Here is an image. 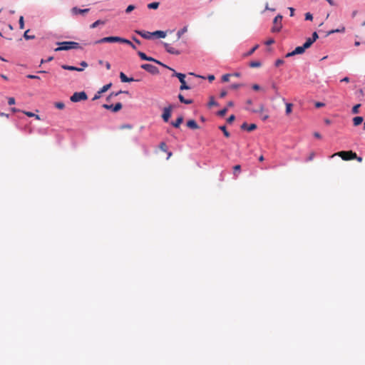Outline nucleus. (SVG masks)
<instances>
[{"label":"nucleus","instance_id":"1","mask_svg":"<svg viewBox=\"0 0 365 365\" xmlns=\"http://www.w3.org/2000/svg\"><path fill=\"white\" fill-rule=\"evenodd\" d=\"M59 47L55 48V51H67L70 49H78L80 48L81 46L78 42L76 41H62L59 42Z\"/></svg>","mask_w":365,"mask_h":365},{"label":"nucleus","instance_id":"2","mask_svg":"<svg viewBox=\"0 0 365 365\" xmlns=\"http://www.w3.org/2000/svg\"><path fill=\"white\" fill-rule=\"evenodd\" d=\"M130 43V41L126 38H122V37H115V36H111L110 37H103L96 41V43Z\"/></svg>","mask_w":365,"mask_h":365},{"label":"nucleus","instance_id":"3","mask_svg":"<svg viewBox=\"0 0 365 365\" xmlns=\"http://www.w3.org/2000/svg\"><path fill=\"white\" fill-rule=\"evenodd\" d=\"M335 155L339 156L341 158L346 161L354 160L356 158V154L351 150L338 152L334 154L332 157Z\"/></svg>","mask_w":365,"mask_h":365},{"label":"nucleus","instance_id":"4","mask_svg":"<svg viewBox=\"0 0 365 365\" xmlns=\"http://www.w3.org/2000/svg\"><path fill=\"white\" fill-rule=\"evenodd\" d=\"M282 16L277 14L273 20V26L272 28V33H279L282 27Z\"/></svg>","mask_w":365,"mask_h":365},{"label":"nucleus","instance_id":"5","mask_svg":"<svg viewBox=\"0 0 365 365\" xmlns=\"http://www.w3.org/2000/svg\"><path fill=\"white\" fill-rule=\"evenodd\" d=\"M88 99V95L85 91L75 92L70 97L71 101L73 103L79 102L81 101H86Z\"/></svg>","mask_w":365,"mask_h":365},{"label":"nucleus","instance_id":"6","mask_svg":"<svg viewBox=\"0 0 365 365\" xmlns=\"http://www.w3.org/2000/svg\"><path fill=\"white\" fill-rule=\"evenodd\" d=\"M141 68L144 70L147 71L151 74H157L158 73V69L156 66L150 64V63H143L141 65Z\"/></svg>","mask_w":365,"mask_h":365},{"label":"nucleus","instance_id":"7","mask_svg":"<svg viewBox=\"0 0 365 365\" xmlns=\"http://www.w3.org/2000/svg\"><path fill=\"white\" fill-rule=\"evenodd\" d=\"M306 49H307V48L304 47V45H302L301 46H297L295 48V49L292 52L287 53L285 57L289 58V57L294 56L295 55L302 54L305 51Z\"/></svg>","mask_w":365,"mask_h":365},{"label":"nucleus","instance_id":"8","mask_svg":"<svg viewBox=\"0 0 365 365\" xmlns=\"http://www.w3.org/2000/svg\"><path fill=\"white\" fill-rule=\"evenodd\" d=\"M176 77L178 78L180 86V90H185V89H190V86L186 84V81H185V78L186 76L185 74H177Z\"/></svg>","mask_w":365,"mask_h":365},{"label":"nucleus","instance_id":"9","mask_svg":"<svg viewBox=\"0 0 365 365\" xmlns=\"http://www.w3.org/2000/svg\"><path fill=\"white\" fill-rule=\"evenodd\" d=\"M172 109V106H170L168 108H165L162 117L165 122H168L169 120V118H170L171 115Z\"/></svg>","mask_w":365,"mask_h":365},{"label":"nucleus","instance_id":"10","mask_svg":"<svg viewBox=\"0 0 365 365\" xmlns=\"http://www.w3.org/2000/svg\"><path fill=\"white\" fill-rule=\"evenodd\" d=\"M164 46L166 49V51L171 53V54H174V55H179L180 53V52L177 50L176 48H175L174 47H173L170 43H164Z\"/></svg>","mask_w":365,"mask_h":365},{"label":"nucleus","instance_id":"11","mask_svg":"<svg viewBox=\"0 0 365 365\" xmlns=\"http://www.w3.org/2000/svg\"><path fill=\"white\" fill-rule=\"evenodd\" d=\"M257 128V125L255 123H252L250 125H248L247 123H244L241 125V129L247 130L248 132H252L255 130Z\"/></svg>","mask_w":365,"mask_h":365},{"label":"nucleus","instance_id":"12","mask_svg":"<svg viewBox=\"0 0 365 365\" xmlns=\"http://www.w3.org/2000/svg\"><path fill=\"white\" fill-rule=\"evenodd\" d=\"M89 11H90V9H78L77 7H73L71 9V14L73 15L85 14H88L89 12Z\"/></svg>","mask_w":365,"mask_h":365},{"label":"nucleus","instance_id":"13","mask_svg":"<svg viewBox=\"0 0 365 365\" xmlns=\"http://www.w3.org/2000/svg\"><path fill=\"white\" fill-rule=\"evenodd\" d=\"M136 33L145 39H150L153 36L152 33L148 31H137Z\"/></svg>","mask_w":365,"mask_h":365},{"label":"nucleus","instance_id":"14","mask_svg":"<svg viewBox=\"0 0 365 365\" xmlns=\"http://www.w3.org/2000/svg\"><path fill=\"white\" fill-rule=\"evenodd\" d=\"M61 67L63 69L68 70V71H82L83 70V68H78V67H76L73 66H69V65H66V64L62 65Z\"/></svg>","mask_w":365,"mask_h":365},{"label":"nucleus","instance_id":"15","mask_svg":"<svg viewBox=\"0 0 365 365\" xmlns=\"http://www.w3.org/2000/svg\"><path fill=\"white\" fill-rule=\"evenodd\" d=\"M120 78L123 83H130L135 81V80L133 78L127 77L123 72L120 73Z\"/></svg>","mask_w":365,"mask_h":365},{"label":"nucleus","instance_id":"16","mask_svg":"<svg viewBox=\"0 0 365 365\" xmlns=\"http://www.w3.org/2000/svg\"><path fill=\"white\" fill-rule=\"evenodd\" d=\"M187 125L188 128L192 129V130H196V129H198L199 128V126L197 123V122L195 120H189L187 123Z\"/></svg>","mask_w":365,"mask_h":365},{"label":"nucleus","instance_id":"17","mask_svg":"<svg viewBox=\"0 0 365 365\" xmlns=\"http://www.w3.org/2000/svg\"><path fill=\"white\" fill-rule=\"evenodd\" d=\"M178 99H179L180 102L182 103H184V104L189 105V104H192V102H193L192 100H191V99H185V98H184V97L182 96V94H178Z\"/></svg>","mask_w":365,"mask_h":365},{"label":"nucleus","instance_id":"18","mask_svg":"<svg viewBox=\"0 0 365 365\" xmlns=\"http://www.w3.org/2000/svg\"><path fill=\"white\" fill-rule=\"evenodd\" d=\"M182 120H183L182 116L180 115L177 118L175 121L172 122V125L175 128H178L180 126V125L182 123Z\"/></svg>","mask_w":365,"mask_h":365},{"label":"nucleus","instance_id":"19","mask_svg":"<svg viewBox=\"0 0 365 365\" xmlns=\"http://www.w3.org/2000/svg\"><path fill=\"white\" fill-rule=\"evenodd\" d=\"M153 36H156L157 38H165L166 36V34L162 31H156L152 33Z\"/></svg>","mask_w":365,"mask_h":365},{"label":"nucleus","instance_id":"20","mask_svg":"<svg viewBox=\"0 0 365 365\" xmlns=\"http://www.w3.org/2000/svg\"><path fill=\"white\" fill-rule=\"evenodd\" d=\"M363 121V118L361 116H356L353 118V123L354 126L359 125Z\"/></svg>","mask_w":365,"mask_h":365},{"label":"nucleus","instance_id":"21","mask_svg":"<svg viewBox=\"0 0 365 365\" xmlns=\"http://www.w3.org/2000/svg\"><path fill=\"white\" fill-rule=\"evenodd\" d=\"M293 104L288 103L285 104V113L289 115L292 112Z\"/></svg>","mask_w":365,"mask_h":365},{"label":"nucleus","instance_id":"22","mask_svg":"<svg viewBox=\"0 0 365 365\" xmlns=\"http://www.w3.org/2000/svg\"><path fill=\"white\" fill-rule=\"evenodd\" d=\"M241 171V165H235L233 166V175L235 177H237L239 175V173Z\"/></svg>","mask_w":365,"mask_h":365},{"label":"nucleus","instance_id":"23","mask_svg":"<svg viewBox=\"0 0 365 365\" xmlns=\"http://www.w3.org/2000/svg\"><path fill=\"white\" fill-rule=\"evenodd\" d=\"M187 31V26H184L182 29L179 30L177 33V39L181 38V36Z\"/></svg>","mask_w":365,"mask_h":365},{"label":"nucleus","instance_id":"24","mask_svg":"<svg viewBox=\"0 0 365 365\" xmlns=\"http://www.w3.org/2000/svg\"><path fill=\"white\" fill-rule=\"evenodd\" d=\"M23 113L29 117H35L37 120H40V115L31 111H23Z\"/></svg>","mask_w":365,"mask_h":365},{"label":"nucleus","instance_id":"25","mask_svg":"<svg viewBox=\"0 0 365 365\" xmlns=\"http://www.w3.org/2000/svg\"><path fill=\"white\" fill-rule=\"evenodd\" d=\"M208 107L211 108L212 106H218L217 103L215 101L214 97L211 96L210 98V101L207 103Z\"/></svg>","mask_w":365,"mask_h":365},{"label":"nucleus","instance_id":"26","mask_svg":"<svg viewBox=\"0 0 365 365\" xmlns=\"http://www.w3.org/2000/svg\"><path fill=\"white\" fill-rule=\"evenodd\" d=\"M314 42V41L312 38H311L310 37H309L308 38H307L306 41L304 42V43L303 45L304 46V47L308 48L311 46V45Z\"/></svg>","mask_w":365,"mask_h":365},{"label":"nucleus","instance_id":"27","mask_svg":"<svg viewBox=\"0 0 365 365\" xmlns=\"http://www.w3.org/2000/svg\"><path fill=\"white\" fill-rule=\"evenodd\" d=\"M258 48V45H255L253 48H252L247 53H245L243 55L244 57H247V56H251L255 51V50Z\"/></svg>","mask_w":365,"mask_h":365},{"label":"nucleus","instance_id":"28","mask_svg":"<svg viewBox=\"0 0 365 365\" xmlns=\"http://www.w3.org/2000/svg\"><path fill=\"white\" fill-rule=\"evenodd\" d=\"M122 104L121 103H117L115 106H113V112H118L122 109Z\"/></svg>","mask_w":365,"mask_h":365},{"label":"nucleus","instance_id":"29","mask_svg":"<svg viewBox=\"0 0 365 365\" xmlns=\"http://www.w3.org/2000/svg\"><path fill=\"white\" fill-rule=\"evenodd\" d=\"M111 86H112L111 83L103 86L98 91L99 93H103L106 92L107 90H108L110 88Z\"/></svg>","mask_w":365,"mask_h":365},{"label":"nucleus","instance_id":"30","mask_svg":"<svg viewBox=\"0 0 365 365\" xmlns=\"http://www.w3.org/2000/svg\"><path fill=\"white\" fill-rule=\"evenodd\" d=\"M159 3L158 2H153L148 4V8L149 9H157L158 8Z\"/></svg>","mask_w":365,"mask_h":365},{"label":"nucleus","instance_id":"31","mask_svg":"<svg viewBox=\"0 0 365 365\" xmlns=\"http://www.w3.org/2000/svg\"><path fill=\"white\" fill-rule=\"evenodd\" d=\"M54 106L57 109L63 110L65 108V104L63 102H57L54 103Z\"/></svg>","mask_w":365,"mask_h":365},{"label":"nucleus","instance_id":"32","mask_svg":"<svg viewBox=\"0 0 365 365\" xmlns=\"http://www.w3.org/2000/svg\"><path fill=\"white\" fill-rule=\"evenodd\" d=\"M104 24V21H101V20H97L94 23H93L91 25V29H95L96 28L98 25L100 24Z\"/></svg>","mask_w":365,"mask_h":365},{"label":"nucleus","instance_id":"33","mask_svg":"<svg viewBox=\"0 0 365 365\" xmlns=\"http://www.w3.org/2000/svg\"><path fill=\"white\" fill-rule=\"evenodd\" d=\"M160 150L165 153L168 152V146L165 142L160 143Z\"/></svg>","mask_w":365,"mask_h":365},{"label":"nucleus","instance_id":"34","mask_svg":"<svg viewBox=\"0 0 365 365\" xmlns=\"http://www.w3.org/2000/svg\"><path fill=\"white\" fill-rule=\"evenodd\" d=\"M261 66V63L259 61H250V66L252 68L259 67Z\"/></svg>","mask_w":365,"mask_h":365},{"label":"nucleus","instance_id":"35","mask_svg":"<svg viewBox=\"0 0 365 365\" xmlns=\"http://www.w3.org/2000/svg\"><path fill=\"white\" fill-rule=\"evenodd\" d=\"M19 24L20 29H23L24 28V16H21L19 17Z\"/></svg>","mask_w":365,"mask_h":365},{"label":"nucleus","instance_id":"36","mask_svg":"<svg viewBox=\"0 0 365 365\" xmlns=\"http://www.w3.org/2000/svg\"><path fill=\"white\" fill-rule=\"evenodd\" d=\"M29 32V30H26L24 34V38L26 39H34L35 36H29L28 35V33Z\"/></svg>","mask_w":365,"mask_h":365},{"label":"nucleus","instance_id":"37","mask_svg":"<svg viewBox=\"0 0 365 365\" xmlns=\"http://www.w3.org/2000/svg\"><path fill=\"white\" fill-rule=\"evenodd\" d=\"M138 53L140 58L143 61H146L148 58V56H147L146 54L142 51H138Z\"/></svg>","mask_w":365,"mask_h":365},{"label":"nucleus","instance_id":"38","mask_svg":"<svg viewBox=\"0 0 365 365\" xmlns=\"http://www.w3.org/2000/svg\"><path fill=\"white\" fill-rule=\"evenodd\" d=\"M220 129L223 132L224 135L226 138H229L230 133L227 131L225 125L220 127Z\"/></svg>","mask_w":365,"mask_h":365},{"label":"nucleus","instance_id":"39","mask_svg":"<svg viewBox=\"0 0 365 365\" xmlns=\"http://www.w3.org/2000/svg\"><path fill=\"white\" fill-rule=\"evenodd\" d=\"M344 31H345V28L342 27L341 29H336V30L330 31L329 32V34H334V33H339V32H344Z\"/></svg>","mask_w":365,"mask_h":365},{"label":"nucleus","instance_id":"40","mask_svg":"<svg viewBox=\"0 0 365 365\" xmlns=\"http://www.w3.org/2000/svg\"><path fill=\"white\" fill-rule=\"evenodd\" d=\"M135 10V6H133V5H129L126 9H125V13L126 14H129V12L132 11H134Z\"/></svg>","mask_w":365,"mask_h":365},{"label":"nucleus","instance_id":"41","mask_svg":"<svg viewBox=\"0 0 365 365\" xmlns=\"http://www.w3.org/2000/svg\"><path fill=\"white\" fill-rule=\"evenodd\" d=\"M359 107L360 104L355 105L352 108V113H357L359 112Z\"/></svg>","mask_w":365,"mask_h":365},{"label":"nucleus","instance_id":"42","mask_svg":"<svg viewBox=\"0 0 365 365\" xmlns=\"http://www.w3.org/2000/svg\"><path fill=\"white\" fill-rule=\"evenodd\" d=\"M230 76V74H225L224 76H222V81L223 82H228Z\"/></svg>","mask_w":365,"mask_h":365},{"label":"nucleus","instance_id":"43","mask_svg":"<svg viewBox=\"0 0 365 365\" xmlns=\"http://www.w3.org/2000/svg\"><path fill=\"white\" fill-rule=\"evenodd\" d=\"M8 103L9 106L14 105L16 103L15 98L14 97L9 98Z\"/></svg>","mask_w":365,"mask_h":365},{"label":"nucleus","instance_id":"44","mask_svg":"<svg viewBox=\"0 0 365 365\" xmlns=\"http://www.w3.org/2000/svg\"><path fill=\"white\" fill-rule=\"evenodd\" d=\"M102 107L106 110H111L113 111V105L103 104Z\"/></svg>","mask_w":365,"mask_h":365},{"label":"nucleus","instance_id":"45","mask_svg":"<svg viewBox=\"0 0 365 365\" xmlns=\"http://www.w3.org/2000/svg\"><path fill=\"white\" fill-rule=\"evenodd\" d=\"M26 77L29 79H39V76H35V75H31V74H29L26 76Z\"/></svg>","mask_w":365,"mask_h":365},{"label":"nucleus","instance_id":"46","mask_svg":"<svg viewBox=\"0 0 365 365\" xmlns=\"http://www.w3.org/2000/svg\"><path fill=\"white\" fill-rule=\"evenodd\" d=\"M227 112V108H224L222 109V110L219 111L218 112V114L221 116H223L225 115Z\"/></svg>","mask_w":365,"mask_h":365},{"label":"nucleus","instance_id":"47","mask_svg":"<svg viewBox=\"0 0 365 365\" xmlns=\"http://www.w3.org/2000/svg\"><path fill=\"white\" fill-rule=\"evenodd\" d=\"M314 41L317 40L319 38V36L317 32H314L312 35V37H310Z\"/></svg>","mask_w":365,"mask_h":365},{"label":"nucleus","instance_id":"48","mask_svg":"<svg viewBox=\"0 0 365 365\" xmlns=\"http://www.w3.org/2000/svg\"><path fill=\"white\" fill-rule=\"evenodd\" d=\"M234 120H235V115H230L228 117L227 121V123H231Z\"/></svg>","mask_w":365,"mask_h":365},{"label":"nucleus","instance_id":"49","mask_svg":"<svg viewBox=\"0 0 365 365\" xmlns=\"http://www.w3.org/2000/svg\"><path fill=\"white\" fill-rule=\"evenodd\" d=\"M305 19L306 20H312V15L311 13H307L305 14Z\"/></svg>","mask_w":365,"mask_h":365},{"label":"nucleus","instance_id":"50","mask_svg":"<svg viewBox=\"0 0 365 365\" xmlns=\"http://www.w3.org/2000/svg\"><path fill=\"white\" fill-rule=\"evenodd\" d=\"M284 63V61L281 59H278L275 61V66H279L280 65L283 64Z\"/></svg>","mask_w":365,"mask_h":365},{"label":"nucleus","instance_id":"51","mask_svg":"<svg viewBox=\"0 0 365 365\" xmlns=\"http://www.w3.org/2000/svg\"><path fill=\"white\" fill-rule=\"evenodd\" d=\"M242 85L240 84H233L232 86H230V88L231 89H237L238 88L241 87Z\"/></svg>","mask_w":365,"mask_h":365},{"label":"nucleus","instance_id":"52","mask_svg":"<svg viewBox=\"0 0 365 365\" xmlns=\"http://www.w3.org/2000/svg\"><path fill=\"white\" fill-rule=\"evenodd\" d=\"M274 43V38H269V39H268V40L265 42V43H266L267 45H271V44H272V43Z\"/></svg>","mask_w":365,"mask_h":365},{"label":"nucleus","instance_id":"53","mask_svg":"<svg viewBox=\"0 0 365 365\" xmlns=\"http://www.w3.org/2000/svg\"><path fill=\"white\" fill-rule=\"evenodd\" d=\"M168 68H169L170 70H171L173 73V76H175L176 77V75L177 74H182L181 73H177L173 68L169 67V66H167Z\"/></svg>","mask_w":365,"mask_h":365},{"label":"nucleus","instance_id":"54","mask_svg":"<svg viewBox=\"0 0 365 365\" xmlns=\"http://www.w3.org/2000/svg\"><path fill=\"white\" fill-rule=\"evenodd\" d=\"M101 93H99V91H98L97 93L93 98V101H96V100L98 99L101 96Z\"/></svg>","mask_w":365,"mask_h":365},{"label":"nucleus","instance_id":"55","mask_svg":"<svg viewBox=\"0 0 365 365\" xmlns=\"http://www.w3.org/2000/svg\"><path fill=\"white\" fill-rule=\"evenodd\" d=\"M215 77L213 75H210L207 77V79H208L209 82L213 81L215 80Z\"/></svg>","mask_w":365,"mask_h":365},{"label":"nucleus","instance_id":"56","mask_svg":"<svg viewBox=\"0 0 365 365\" xmlns=\"http://www.w3.org/2000/svg\"><path fill=\"white\" fill-rule=\"evenodd\" d=\"M226 95H227L226 91H222L220 93V98H224L225 96H226Z\"/></svg>","mask_w":365,"mask_h":365},{"label":"nucleus","instance_id":"57","mask_svg":"<svg viewBox=\"0 0 365 365\" xmlns=\"http://www.w3.org/2000/svg\"><path fill=\"white\" fill-rule=\"evenodd\" d=\"M264 109V107L263 106V105H261V106H259V110H252V112H262Z\"/></svg>","mask_w":365,"mask_h":365},{"label":"nucleus","instance_id":"58","mask_svg":"<svg viewBox=\"0 0 365 365\" xmlns=\"http://www.w3.org/2000/svg\"><path fill=\"white\" fill-rule=\"evenodd\" d=\"M314 158V154L313 153H312L309 155V158H308L307 160H308V161H312Z\"/></svg>","mask_w":365,"mask_h":365},{"label":"nucleus","instance_id":"59","mask_svg":"<svg viewBox=\"0 0 365 365\" xmlns=\"http://www.w3.org/2000/svg\"><path fill=\"white\" fill-rule=\"evenodd\" d=\"M324 106V104L323 103H321V102H317L316 103V107L317 108H321V107H323Z\"/></svg>","mask_w":365,"mask_h":365},{"label":"nucleus","instance_id":"60","mask_svg":"<svg viewBox=\"0 0 365 365\" xmlns=\"http://www.w3.org/2000/svg\"><path fill=\"white\" fill-rule=\"evenodd\" d=\"M288 9H289V11H290V16H293L294 15V9L292 7L288 8Z\"/></svg>","mask_w":365,"mask_h":365},{"label":"nucleus","instance_id":"61","mask_svg":"<svg viewBox=\"0 0 365 365\" xmlns=\"http://www.w3.org/2000/svg\"><path fill=\"white\" fill-rule=\"evenodd\" d=\"M314 136L315 138H317L318 139H321V138H322V135L319 133H314Z\"/></svg>","mask_w":365,"mask_h":365},{"label":"nucleus","instance_id":"62","mask_svg":"<svg viewBox=\"0 0 365 365\" xmlns=\"http://www.w3.org/2000/svg\"><path fill=\"white\" fill-rule=\"evenodd\" d=\"M341 82L349 83V78L345 77L341 81Z\"/></svg>","mask_w":365,"mask_h":365},{"label":"nucleus","instance_id":"63","mask_svg":"<svg viewBox=\"0 0 365 365\" xmlns=\"http://www.w3.org/2000/svg\"><path fill=\"white\" fill-rule=\"evenodd\" d=\"M252 89L254 90H259V85H257V84H255L252 86Z\"/></svg>","mask_w":365,"mask_h":365},{"label":"nucleus","instance_id":"64","mask_svg":"<svg viewBox=\"0 0 365 365\" xmlns=\"http://www.w3.org/2000/svg\"><path fill=\"white\" fill-rule=\"evenodd\" d=\"M80 64H81V66H83L84 68L88 66V63L86 61H83V62L80 63Z\"/></svg>","mask_w":365,"mask_h":365}]
</instances>
